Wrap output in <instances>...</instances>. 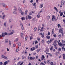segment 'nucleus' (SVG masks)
<instances>
[{
  "mask_svg": "<svg viewBox=\"0 0 65 65\" xmlns=\"http://www.w3.org/2000/svg\"><path fill=\"white\" fill-rule=\"evenodd\" d=\"M14 8H15L14 9V10H15V11H14L13 12V13L14 14H15L17 13V8L16 7L14 6Z\"/></svg>",
  "mask_w": 65,
  "mask_h": 65,
  "instance_id": "1",
  "label": "nucleus"
},
{
  "mask_svg": "<svg viewBox=\"0 0 65 65\" xmlns=\"http://www.w3.org/2000/svg\"><path fill=\"white\" fill-rule=\"evenodd\" d=\"M20 23L21 27L22 29V30H24V26H23V24L21 23V22L20 21Z\"/></svg>",
  "mask_w": 65,
  "mask_h": 65,
  "instance_id": "2",
  "label": "nucleus"
},
{
  "mask_svg": "<svg viewBox=\"0 0 65 65\" xmlns=\"http://www.w3.org/2000/svg\"><path fill=\"white\" fill-rule=\"evenodd\" d=\"M63 28H61L59 30V32L60 33V32H61V34L62 35L63 34Z\"/></svg>",
  "mask_w": 65,
  "mask_h": 65,
  "instance_id": "3",
  "label": "nucleus"
},
{
  "mask_svg": "<svg viewBox=\"0 0 65 65\" xmlns=\"http://www.w3.org/2000/svg\"><path fill=\"white\" fill-rule=\"evenodd\" d=\"M45 58V57H44V56L43 55H42V57H41V61H43V60H44H44H45V59H44Z\"/></svg>",
  "mask_w": 65,
  "mask_h": 65,
  "instance_id": "4",
  "label": "nucleus"
},
{
  "mask_svg": "<svg viewBox=\"0 0 65 65\" xmlns=\"http://www.w3.org/2000/svg\"><path fill=\"white\" fill-rule=\"evenodd\" d=\"M56 21V18H55V17L54 16V15H53L52 17V21Z\"/></svg>",
  "mask_w": 65,
  "mask_h": 65,
  "instance_id": "5",
  "label": "nucleus"
},
{
  "mask_svg": "<svg viewBox=\"0 0 65 65\" xmlns=\"http://www.w3.org/2000/svg\"><path fill=\"white\" fill-rule=\"evenodd\" d=\"M35 49L36 48H35V47H33L31 48L30 50L31 51H34L35 50Z\"/></svg>",
  "mask_w": 65,
  "mask_h": 65,
  "instance_id": "6",
  "label": "nucleus"
},
{
  "mask_svg": "<svg viewBox=\"0 0 65 65\" xmlns=\"http://www.w3.org/2000/svg\"><path fill=\"white\" fill-rule=\"evenodd\" d=\"M53 44L55 46V48L56 49H57V47H56L57 44L56 43L54 42V43H53Z\"/></svg>",
  "mask_w": 65,
  "mask_h": 65,
  "instance_id": "7",
  "label": "nucleus"
},
{
  "mask_svg": "<svg viewBox=\"0 0 65 65\" xmlns=\"http://www.w3.org/2000/svg\"><path fill=\"white\" fill-rule=\"evenodd\" d=\"M65 3V1H61V5H64V3Z\"/></svg>",
  "mask_w": 65,
  "mask_h": 65,
  "instance_id": "8",
  "label": "nucleus"
},
{
  "mask_svg": "<svg viewBox=\"0 0 65 65\" xmlns=\"http://www.w3.org/2000/svg\"><path fill=\"white\" fill-rule=\"evenodd\" d=\"M8 63V62L7 61H5L4 62L3 65H6Z\"/></svg>",
  "mask_w": 65,
  "mask_h": 65,
  "instance_id": "9",
  "label": "nucleus"
},
{
  "mask_svg": "<svg viewBox=\"0 0 65 65\" xmlns=\"http://www.w3.org/2000/svg\"><path fill=\"white\" fill-rule=\"evenodd\" d=\"M54 8L55 9V10H56V11L58 12V8H56V7H54Z\"/></svg>",
  "mask_w": 65,
  "mask_h": 65,
  "instance_id": "10",
  "label": "nucleus"
},
{
  "mask_svg": "<svg viewBox=\"0 0 65 65\" xmlns=\"http://www.w3.org/2000/svg\"><path fill=\"white\" fill-rule=\"evenodd\" d=\"M43 4H41L40 6V8H41L43 7Z\"/></svg>",
  "mask_w": 65,
  "mask_h": 65,
  "instance_id": "11",
  "label": "nucleus"
},
{
  "mask_svg": "<svg viewBox=\"0 0 65 65\" xmlns=\"http://www.w3.org/2000/svg\"><path fill=\"white\" fill-rule=\"evenodd\" d=\"M28 18L29 20H31V19H32V17L30 16L29 15H28Z\"/></svg>",
  "mask_w": 65,
  "mask_h": 65,
  "instance_id": "12",
  "label": "nucleus"
},
{
  "mask_svg": "<svg viewBox=\"0 0 65 65\" xmlns=\"http://www.w3.org/2000/svg\"><path fill=\"white\" fill-rule=\"evenodd\" d=\"M45 29V28H43L42 27L41 29L40 30V31H43Z\"/></svg>",
  "mask_w": 65,
  "mask_h": 65,
  "instance_id": "13",
  "label": "nucleus"
},
{
  "mask_svg": "<svg viewBox=\"0 0 65 65\" xmlns=\"http://www.w3.org/2000/svg\"><path fill=\"white\" fill-rule=\"evenodd\" d=\"M30 60H34V59H35V57H30Z\"/></svg>",
  "mask_w": 65,
  "mask_h": 65,
  "instance_id": "14",
  "label": "nucleus"
},
{
  "mask_svg": "<svg viewBox=\"0 0 65 65\" xmlns=\"http://www.w3.org/2000/svg\"><path fill=\"white\" fill-rule=\"evenodd\" d=\"M46 38L47 39H49L50 38V36H47L46 37Z\"/></svg>",
  "mask_w": 65,
  "mask_h": 65,
  "instance_id": "15",
  "label": "nucleus"
},
{
  "mask_svg": "<svg viewBox=\"0 0 65 65\" xmlns=\"http://www.w3.org/2000/svg\"><path fill=\"white\" fill-rule=\"evenodd\" d=\"M41 50V49L40 48L38 49L37 50V53H39L40 51Z\"/></svg>",
  "mask_w": 65,
  "mask_h": 65,
  "instance_id": "16",
  "label": "nucleus"
},
{
  "mask_svg": "<svg viewBox=\"0 0 65 65\" xmlns=\"http://www.w3.org/2000/svg\"><path fill=\"white\" fill-rule=\"evenodd\" d=\"M19 10L20 13H21L22 12H23V11H22V9H21L20 8H19Z\"/></svg>",
  "mask_w": 65,
  "mask_h": 65,
  "instance_id": "17",
  "label": "nucleus"
},
{
  "mask_svg": "<svg viewBox=\"0 0 65 65\" xmlns=\"http://www.w3.org/2000/svg\"><path fill=\"white\" fill-rule=\"evenodd\" d=\"M5 42L6 43H8V39H6L5 40Z\"/></svg>",
  "mask_w": 65,
  "mask_h": 65,
  "instance_id": "18",
  "label": "nucleus"
},
{
  "mask_svg": "<svg viewBox=\"0 0 65 65\" xmlns=\"http://www.w3.org/2000/svg\"><path fill=\"white\" fill-rule=\"evenodd\" d=\"M55 31L54 28L52 30V34H54V31Z\"/></svg>",
  "mask_w": 65,
  "mask_h": 65,
  "instance_id": "19",
  "label": "nucleus"
},
{
  "mask_svg": "<svg viewBox=\"0 0 65 65\" xmlns=\"http://www.w3.org/2000/svg\"><path fill=\"white\" fill-rule=\"evenodd\" d=\"M47 20H49L50 19V16L49 15H48L47 17Z\"/></svg>",
  "mask_w": 65,
  "mask_h": 65,
  "instance_id": "20",
  "label": "nucleus"
},
{
  "mask_svg": "<svg viewBox=\"0 0 65 65\" xmlns=\"http://www.w3.org/2000/svg\"><path fill=\"white\" fill-rule=\"evenodd\" d=\"M2 6H3V7H6V5L2 3Z\"/></svg>",
  "mask_w": 65,
  "mask_h": 65,
  "instance_id": "21",
  "label": "nucleus"
},
{
  "mask_svg": "<svg viewBox=\"0 0 65 65\" xmlns=\"http://www.w3.org/2000/svg\"><path fill=\"white\" fill-rule=\"evenodd\" d=\"M2 36L3 37H4V36H5V35H4V33L3 32V33L2 34Z\"/></svg>",
  "mask_w": 65,
  "mask_h": 65,
  "instance_id": "22",
  "label": "nucleus"
},
{
  "mask_svg": "<svg viewBox=\"0 0 65 65\" xmlns=\"http://www.w3.org/2000/svg\"><path fill=\"white\" fill-rule=\"evenodd\" d=\"M23 35H24V34H23V33H22L21 35V37H23Z\"/></svg>",
  "mask_w": 65,
  "mask_h": 65,
  "instance_id": "23",
  "label": "nucleus"
},
{
  "mask_svg": "<svg viewBox=\"0 0 65 65\" xmlns=\"http://www.w3.org/2000/svg\"><path fill=\"white\" fill-rule=\"evenodd\" d=\"M58 45H60V46H62V44L61 43H58Z\"/></svg>",
  "mask_w": 65,
  "mask_h": 65,
  "instance_id": "24",
  "label": "nucleus"
},
{
  "mask_svg": "<svg viewBox=\"0 0 65 65\" xmlns=\"http://www.w3.org/2000/svg\"><path fill=\"white\" fill-rule=\"evenodd\" d=\"M44 36V34L43 33L42 35L41 36L42 38H43Z\"/></svg>",
  "mask_w": 65,
  "mask_h": 65,
  "instance_id": "25",
  "label": "nucleus"
},
{
  "mask_svg": "<svg viewBox=\"0 0 65 65\" xmlns=\"http://www.w3.org/2000/svg\"><path fill=\"white\" fill-rule=\"evenodd\" d=\"M45 26V25H44V24H42V28H44V26Z\"/></svg>",
  "mask_w": 65,
  "mask_h": 65,
  "instance_id": "26",
  "label": "nucleus"
},
{
  "mask_svg": "<svg viewBox=\"0 0 65 65\" xmlns=\"http://www.w3.org/2000/svg\"><path fill=\"white\" fill-rule=\"evenodd\" d=\"M63 15V12H61L60 14V17H62V16Z\"/></svg>",
  "mask_w": 65,
  "mask_h": 65,
  "instance_id": "27",
  "label": "nucleus"
},
{
  "mask_svg": "<svg viewBox=\"0 0 65 65\" xmlns=\"http://www.w3.org/2000/svg\"><path fill=\"white\" fill-rule=\"evenodd\" d=\"M37 39L39 41H40V39L39 37Z\"/></svg>",
  "mask_w": 65,
  "mask_h": 65,
  "instance_id": "28",
  "label": "nucleus"
},
{
  "mask_svg": "<svg viewBox=\"0 0 65 65\" xmlns=\"http://www.w3.org/2000/svg\"><path fill=\"white\" fill-rule=\"evenodd\" d=\"M28 13V10H26L25 12V14L26 15L27 14V13Z\"/></svg>",
  "mask_w": 65,
  "mask_h": 65,
  "instance_id": "29",
  "label": "nucleus"
},
{
  "mask_svg": "<svg viewBox=\"0 0 65 65\" xmlns=\"http://www.w3.org/2000/svg\"><path fill=\"white\" fill-rule=\"evenodd\" d=\"M50 62H51V61H50V60H47V63H48V64H49V63H50Z\"/></svg>",
  "mask_w": 65,
  "mask_h": 65,
  "instance_id": "30",
  "label": "nucleus"
},
{
  "mask_svg": "<svg viewBox=\"0 0 65 65\" xmlns=\"http://www.w3.org/2000/svg\"><path fill=\"white\" fill-rule=\"evenodd\" d=\"M54 48V47L53 46H51V48L50 49V50L51 51H52V50Z\"/></svg>",
  "mask_w": 65,
  "mask_h": 65,
  "instance_id": "31",
  "label": "nucleus"
},
{
  "mask_svg": "<svg viewBox=\"0 0 65 65\" xmlns=\"http://www.w3.org/2000/svg\"><path fill=\"white\" fill-rule=\"evenodd\" d=\"M59 51H58V52H57L55 54L56 55H58V54H59Z\"/></svg>",
  "mask_w": 65,
  "mask_h": 65,
  "instance_id": "32",
  "label": "nucleus"
},
{
  "mask_svg": "<svg viewBox=\"0 0 65 65\" xmlns=\"http://www.w3.org/2000/svg\"><path fill=\"white\" fill-rule=\"evenodd\" d=\"M9 45H11V42L10 41H9Z\"/></svg>",
  "mask_w": 65,
  "mask_h": 65,
  "instance_id": "33",
  "label": "nucleus"
},
{
  "mask_svg": "<svg viewBox=\"0 0 65 65\" xmlns=\"http://www.w3.org/2000/svg\"><path fill=\"white\" fill-rule=\"evenodd\" d=\"M18 45L19 46H20L21 45V42H19L18 44Z\"/></svg>",
  "mask_w": 65,
  "mask_h": 65,
  "instance_id": "34",
  "label": "nucleus"
},
{
  "mask_svg": "<svg viewBox=\"0 0 65 65\" xmlns=\"http://www.w3.org/2000/svg\"><path fill=\"white\" fill-rule=\"evenodd\" d=\"M34 31H36L37 30V28L36 27L34 29Z\"/></svg>",
  "mask_w": 65,
  "mask_h": 65,
  "instance_id": "35",
  "label": "nucleus"
},
{
  "mask_svg": "<svg viewBox=\"0 0 65 65\" xmlns=\"http://www.w3.org/2000/svg\"><path fill=\"white\" fill-rule=\"evenodd\" d=\"M5 14L3 15V20L4 19V18H5Z\"/></svg>",
  "mask_w": 65,
  "mask_h": 65,
  "instance_id": "36",
  "label": "nucleus"
},
{
  "mask_svg": "<svg viewBox=\"0 0 65 65\" xmlns=\"http://www.w3.org/2000/svg\"><path fill=\"white\" fill-rule=\"evenodd\" d=\"M61 34H59V35L58 37L59 38H61Z\"/></svg>",
  "mask_w": 65,
  "mask_h": 65,
  "instance_id": "37",
  "label": "nucleus"
},
{
  "mask_svg": "<svg viewBox=\"0 0 65 65\" xmlns=\"http://www.w3.org/2000/svg\"><path fill=\"white\" fill-rule=\"evenodd\" d=\"M21 13L22 15H24V13L23 12H22Z\"/></svg>",
  "mask_w": 65,
  "mask_h": 65,
  "instance_id": "38",
  "label": "nucleus"
},
{
  "mask_svg": "<svg viewBox=\"0 0 65 65\" xmlns=\"http://www.w3.org/2000/svg\"><path fill=\"white\" fill-rule=\"evenodd\" d=\"M21 19L22 21H23V20H25V17H23L21 18Z\"/></svg>",
  "mask_w": 65,
  "mask_h": 65,
  "instance_id": "39",
  "label": "nucleus"
},
{
  "mask_svg": "<svg viewBox=\"0 0 65 65\" xmlns=\"http://www.w3.org/2000/svg\"><path fill=\"white\" fill-rule=\"evenodd\" d=\"M42 11V10H41L39 12V14H40V13H41Z\"/></svg>",
  "mask_w": 65,
  "mask_h": 65,
  "instance_id": "40",
  "label": "nucleus"
},
{
  "mask_svg": "<svg viewBox=\"0 0 65 65\" xmlns=\"http://www.w3.org/2000/svg\"><path fill=\"white\" fill-rule=\"evenodd\" d=\"M58 51H59V52L61 51V48H58Z\"/></svg>",
  "mask_w": 65,
  "mask_h": 65,
  "instance_id": "41",
  "label": "nucleus"
},
{
  "mask_svg": "<svg viewBox=\"0 0 65 65\" xmlns=\"http://www.w3.org/2000/svg\"><path fill=\"white\" fill-rule=\"evenodd\" d=\"M35 47H36L35 48H38V45H36Z\"/></svg>",
  "mask_w": 65,
  "mask_h": 65,
  "instance_id": "42",
  "label": "nucleus"
},
{
  "mask_svg": "<svg viewBox=\"0 0 65 65\" xmlns=\"http://www.w3.org/2000/svg\"><path fill=\"white\" fill-rule=\"evenodd\" d=\"M38 43V41H36L35 42V44H37Z\"/></svg>",
  "mask_w": 65,
  "mask_h": 65,
  "instance_id": "43",
  "label": "nucleus"
},
{
  "mask_svg": "<svg viewBox=\"0 0 65 65\" xmlns=\"http://www.w3.org/2000/svg\"><path fill=\"white\" fill-rule=\"evenodd\" d=\"M51 65H53L54 64V63L53 62H51L50 63Z\"/></svg>",
  "mask_w": 65,
  "mask_h": 65,
  "instance_id": "44",
  "label": "nucleus"
},
{
  "mask_svg": "<svg viewBox=\"0 0 65 65\" xmlns=\"http://www.w3.org/2000/svg\"><path fill=\"white\" fill-rule=\"evenodd\" d=\"M9 35H12V32L9 33L8 34Z\"/></svg>",
  "mask_w": 65,
  "mask_h": 65,
  "instance_id": "45",
  "label": "nucleus"
},
{
  "mask_svg": "<svg viewBox=\"0 0 65 65\" xmlns=\"http://www.w3.org/2000/svg\"><path fill=\"white\" fill-rule=\"evenodd\" d=\"M1 57H2V58H4V57H5V56L2 55Z\"/></svg>",
  "mask_w": 65,
  "mask_h": 65,
  "instance_id": "46",
  "label": "nucleus"
},
{
  "mask_svg": "<svg viewBox=\"0 0 65 65\" xmlns=\"http://www.w3.org/2000/svg\"><path fill=\"white\" fill-rule=\"evenodd\" d=\"M54 39H51L50 40V42H52V41H53V40H54Z\"/></svg>",
  "mask_w": 65,
  "mask_h": 65,
  "instance_id": "47",
  "label": "nucleus"
},
{
  "mask_svg": "<svg viewBox=\"0 0 65 65\" xmlns=\"http://www.w3.org/2000/svg\"><path fill=\"white\" fill-rule=\"evenodd\" d=\"M4 34L5 35H7V33L6 32H5V33H4Z\"/></svg>",
  "mask_w": 65,
  "mask_h": 65,
  "instance_id": "48",
  "label": "nucleus"
},
{
  "mask_svg": "<svg viewBox=\"0 0 65 65\" xmlns=\"http://www.w3.org/2000/svg\"><path fill=\"white\" fill-rule=\"evenodd\" d=\"M11 33H12V34H13V33H14V30H12Z\"/></svg>",
  "mask_w": 65,
  "mask_h": 65,
  "instance_id": "49",
  "label": "nucleus"
},
{
  "mask_svg": "<svg viewBox=\"0 0 65 65\" xmlns=\"http://www.w3.org/2000/svg\"><path fill=\"white\" fill-rule=\"evenodd\" d=\"M50 32L48 31L47 34V35H50Z\"/></svg>",
  "mask_w": 65,
  "mask_h": 65,
  "instance_id": "50",
  "label": "nucleus"
},
{
  "mask_svg": "<svg viewBox=\"0 0 65 65\" xmlns=\"http://www.w3.org/2000/svg\"><path fill=\"white\" fill-rule=\"evenodd\" d=\"M4 58L5 59H8L7 57L6 56H5Z\"/></svg>",
  "mask_w": 65,
  "mask_h": 65,
  "instance_id": "51",
  "label": "nucleus"
},
{
  "mask_svg": "<svg viewBox=\"0 0 65 65\" xmlns=\"http://www.w3.org/2000/svg\"><path fill=\"white\" fill-rule=\"evenodd\" d=\"M53 36L54 37H56V34H54L53 35Z\"/></svg>",
  "mask_w": 65,
  "mask_h": 65,
  "instance_id": "52",
  "label": "nucleus"
},
{
  "mask_svg": "<svg viewBox=\"0 0 65 65\" xmlns=\"http://www.w3.org/2000/svg\"><path fill=\"white\" fill-rule=\"evenodd\" d=\"M33 39V37H32V36H30V40H31V39Z\"/></svg>",
  "mask_w": 65,
  "mask_h": 65,
  "instance_id": "53",
  "label": "nucleus"
},
{
  "mask_svg": "<svg viewBox=\"0 0 65 65\" xmlns=\"http://www.w3.org/2000/svg\"><path fill=\"white\" fill-rule=\"evenodd\" d=\"M19 47H18V49H17V52H19Z\"/></svg>",
  "mask_w": 65,
  "mask_h": 65,
  "instance_id": "54",
  "label": "nucleus"
},
{
  "mask_svg": "<svg viewBox=\"0 0 65 65\" xmlns=\"http://www.w3.org/2000/svg\"><path fill=\"white\" fill-rule=\"evenodd\" d=\"M25 19L26 20H27L28 19V16H27L26 17Z\"/></svg>",
  "mask_w": 65,
  "mask_h": 65,
  "instance_id": "55",
  "label": "nucleus"
},
{
  "mask_svg": "<svg viewBox=\"0 0 65 65\" xmlns=\"http://www.w3.org/2000/svg\"><path fill=\"white\" fill-rule=\"evenodd\" d=\"M46 52H48V49H47V50H46Z\"/></svg>",
  "mask_w": 65,
  "mask_h": 65,
  "instance_id": "56",
  "label": "nucleus"
},
{
  "mask_svg": "<svg viewBox=\"0 0 65 65\" xmlns=\"http://www.w3.org/2000/svg\"><path fill=\"white\" fill-rule=\"evenodd\" d=\"M50 42V40H48L47 42V43H48V44H49Z\"/></svg>",
  "mask_w": 65,
  "mask_h": 65,
  "instance_id": "57",
  "label": "nucleus"
},
{
  "mask_svg": "<svg viewBox=\"0 0 65 65\" xmlns=\"http://www.w3.org/2000/svg\"><path fill=\"white\" fill-rule=\"evenodd\" d=\"M7 52H8L9 50V49H8V48H7Z\"/></svg>",
  "mask_w": 65,
  "mask_h": 65,
  "instance_id": "58",
  "label": "nucleus"
},
{
  "mask_svg": "<svg viewBox=\"0 0 65 65\" xmlns=\"http://www.w3.org/2000/svg\"><path fill=\"white\" fill-rule=\"evenodd\" d=\"M28 37H25V40H27Z\"/></svg>",
  "mask_w": 65,
  "mask_h": 65,
  "instance_id": "59",
  "label": "nucleus"
},
{
  "mask_svg": "<svg viewBox=\"0 0 65 65\" xmlns=\"http://www.w3.org/2000/svg\"><path fill=\"white\" fill-rule=\"evenodd\" d=\"M3 65V62H0V65Z\"/></svg>",
  "mask_w": 65,
  "mask_h": 65,
  "instance_id": "60",
  "label": "nucleus"
},
{
  "mask_svg": "<svg viewBox=\"0 0 65 65\" xmlns=\"http://www.w3.org/2000/svg\"><path fill=\"white\" fill-rule=\"evenodd\" d=\"M62 56L63 57H65V54H63L62 55Z\"/></svg>",
  "mask_w": 65,
  "mask_h": 65,
  "instance_id": "61",
  "label": "nucleus"
},
{
  "mask_svg": "<svg viewBox=\"0 0 65 65\" xmlns=\"http://www.w3.org/2000/svg\"><path fill=\"white\" fill-rule=\"evenodd\" d=\"M63 22H64V23H65V19H63Z\"/></svg>",
  "mask_w": 65,
  "mask_h": 65,
  "instance_id": "62",
  "label": "nucleus"
},
{
  "mask_svg": "<svg viewBox=\"0 0 65 65\" xmlns=\"http://www.w3.org/2000/svg\"><path fill=\"white\" fill-rule=\"evenodd\" d=\"M30 2V3H32V2H33V0H31Z\"/></svg>",
  "mask_w": 65,
  "mask_h": 65,
  "instance_id": "63",
  "label": "nucleus"
},
{
  "mask_svg": "<svg viewBox=\"0 0 65 65\" xmlns=\"http://www.w3.org/2000/svg\"><path fill=\"white\" fill-rule=\"evenodd\" d=\"M41 64H42V65H45V64H44V63L43 62L41 63Z\"/></svg>",
  "mask_w": 65,
  "mask_h": 65,
  "instance_id": "64",
  "label": "nucleus"
}]
</instances>
